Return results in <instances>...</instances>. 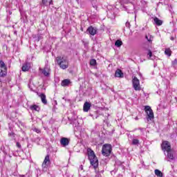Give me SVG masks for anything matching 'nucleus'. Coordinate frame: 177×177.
Returning <instances> with one entry per match:
<instances>
[{"instance_id": "obj_38", "label": "nucleus", "mask_w": 177, "mask_h": 177, "mask_svg": "<svg viewBox=\"0 0 177 177\" xmlns=\"http://www.w3.org/2000/svg\"><path fill=\"white\" fill-rule=\"evenodd\" d=\"M135 120H136V121H138V120H139V118H138V116H136V117L135 118Z\"/></svg>"}, {"instance_id": "obj_22", "label": "nucleus", "mask_w": 177, "mask_h": 177, "mask_svg": "<svg viewBox=\"0 0 177 177\" xmlns=\"http://www.w3.org/2000/svg\"><path fill=\"white\" fill-rule=\"evenodd\" d=\"M155 175H156V176L158 177H162V172H161V171L158 170V169H155Z\"/></svg>"}, {"instance_id": "obj_12", "label": "nucleus", "mask_w": 177, "mask_h": 177, "mask_svg": "<svg viewBox=\"0 0 177 177\" xmlns=\"http://www.w3.org/2000/svg\"><path fill=\"white\" fill-rule=\"evenodd\" d=\"M91 109V103L86 102L83 106V110L85 113H88Z\"/></svg>"}, {"instance_id": "obj_42", "label": "nucleus", "mask_w": 177, "mask_h": 177, "mask_svg": "<svg viewBox=\"0 0 177 177\" xmlns=\"http://www.w3.org/2000/svg\"><path fill=\"white\" fill-rule=\"evenodd\" d=\"M111 174H113V173H114L115 171H111Z\"/></svg>"}, {"instance_id": "obj_25", "label": "nucleus", "mask_w": 177, "mask_h": 177, "mask_svg": "<svg viewBox=\"0 0 177 177\" xmlns=\"http://www.w3.org/2000/svg\"><path fill=\"white\" fill-rule=\"evenodd\" d=\"M165 55H167V56H171V49L170 48H166L165 50Z\"/></svg>"}, {"instance_id": "obj_28", "label": "nucleus", "mask_w": 177, "mask_h": 177, "mask_svg": "<svg viewBox=\"0 0 177 177\" xmlns=\"http://www.w3.org/2000/svg\"><path fill=\"white\" fill-rule=\"evenodd\" d=\"M147 55H148V56H149L150 59H153V58H151V57H153V53L151 52V50H148V54Z\"/></svg>"}, {"instance_id": "obj_6", "label": "nucleus", "mask_w": 177, "mask_h": 177, "mask_svg": "<svg viewBox=\"0 0 177 177\" xmlns=\"http://www.w3.org/2000/svg\"><path fill=\"white\" fill-rule=\"evenodd\" d=\"M132 84L135 91H140V81L139 80V79H138V77H134V78H133Z\"/></svg>"}, {"instance_id": "obj_27", "label": "nucleus", "mask_w": 177, "mask_h": 177, "mask_svg": "<svg viewBox=\"0 0 177 177\" xmlns=\"http://www.w3.org/2000/svg\"><path fill=\"white\" fill-rule=\"evenodd\" d=\"M91 66H96V59H92L90 61Z\"/></svg>"}, {"instance_id": "obj_40", "label": "nucleus", "mask_w": 177, "mask_h": 177, "mask_svg": "<svg viewBox=\"0 0 177 177\" xmlns=\"http://www.w3.org/2000/svg\"><path fill=\"white\" fill-rule=\"evenodd\" d=\"M174 37H171V40L174 41Z\"/></svg>"}, {"instance_id": "obj_2", "label": "nucleus", "mask_w": 177, "mask_h": 177, "mask_svg": "<svg viewBox=\"0 0 177 177\" xmlns=\"http://www.w3.org/2000/svg\"><path fill=\"white\" fill-rule=\"evenodd\" d=\"M56 62L58 66H59L60 68L62 70L68 68V59L67 57L64 56H58L56 58Z\"/></svg>"}, {"instance_id": "obj_15", "label": "nucleus", "mask_w": 177, "mask_h": 177, "mask_svg": "<svg viewBox=\"0 0 177 177\" xmlns=\"http://www.w3.org/2000/svg\"><path fill=\"white\" fill-rule=\"evenodd\" d=\"M39 97H41V100L43 104H48V100H46V95L44 93L40 94Z\"/></svg>"}, {"instance_id": "obj_17", "label": "nucleus", "mask_w": 177, "mask_h": 177, "mask_svg": "<svg viewBox=\"0 0 177 177\" xmlns=\"http://www.w3.org/2000/svg\"><path fill=\"white\" fill-rule=\"evenodd\" d=\"M153 21L156 26H162V21H161V19H158L157 17L153 18Z\"/></svg>"}, {"instance_id": "obj_18", "label": "nucleus", "mask_w": 177, "mask_h": 177, "mask_svg": "<svg viewBox=\"0 0 177 177\" xmlns=\"http://www.w3.org/2000/svg\"><path fill=\"white\" fill-rule=\"evenodd\" d=\"M167 158H169V160H174V153H172V149L170 151H167Z\"/></svg>"}, {"instance_id": "obj_33", "label": "nucleus", "mask_w": 177, "mask_h": 177, "mask_svg": "<svg viewBox=\"0 0 177 177\" xmlns=\"http://www.w3.org/2000/svg\"><path fill=\"white\" fill-rule=\"evenodd\" d=\"M118 165H120L121 168H122L124 169V166L122 165V163H121V162H118Z\"/></svg>"}, {"instance_id": "obj_21", "label": "nucleus", "mask_w": 177, "mask_h": 177, "mask_svg": "<svg viewBox=\"0 0 177 177\" xmlns=\"http://www.w3.org/2000/svg\"><path fill=\"white\" fill-rule=\"evenodd\" d=\"M52 0H42V6H46V5L49 4L51 5Z\"/></svg>"}, {"instance_id": "obj_5", "label": "nucleus", "mask_w": 177, "mask_h": 177, "mask_svg": "<svg viewBox=\"0 0 177 177\" xmlns=\"http://www.w3.org/2000/svg\"><path fill=\"white\" fill-rule=\"evenodd\" d=\"M8 74V68L3 61L0 60V77H6Z\"/></svg>"}, {"instance_id": "obj_14", "label": "nucleus", "mask_w": 177, "mask_h": 177, "mask_svg": "<svg viewBox=\"0 0 177 177\" xmlns=\"http://www.w3.org/2000/svg\"><path fill=\"white\" fill-rule=\"evenodd\" d=\"M115 77H117L118 78H122L124 77V73L121 70L118 69L115 73Z\"/></svg>"}, {"instance_id": "obj_37", "label": "nucleus", "mask_w": 177, "mask_h": 177, "mask_svg": "<svg viewBox=\"0 0 177 177\" xmlns=\"http://www.w3.org/2000/svg\"><path fill=\"white\" fill-rule=\"evenodd\" d=\"M91 2V3H93V2H95L96 0H89Z\"/></svg>"}, {"instance_id": "obj_34", "label": "nucleus", "mask_w": 177, "mask_h": 177, "mask_svg": "<svg viewBox=\"0 0 177 177\" xmlns=\"http://www.w3.org/2000/svg\"><path fill=\"white\" fill-rule=\"evenodd\" d=\"M8 129L10 132H13V128L12 127L9 126Z\"/></svg>"}, {"instance_id": "obj_10", "label": "nucleus", "mask_w": 177, "mask_h": 177, "mask_svg": "<svg viewBox=\"0 0 177 177\" xmlns=\"http://www.w3.org/2000/svg\"><path fill=\"white\" fill-rule=\"evenodd\" d=\"M70 143V140L67 138H62L60 140V144L63 147H66V146H68V144Z\"/></svg>"}, {"instance_id": "obj_13", "label": "nucleus", "mask_w": 177, "mask_h": 177, "mask_svg": "<svg viewBox=\"0 0 177 177\" xmlns=\"http://www.w3.org/2000/svg\"><path fill=\"white\" fill-rule=\"evenodd\" d=\"M30 67H31V65L30 64V63L26 62L22 66V71H28Z\"/></svg>"}, {"instance_id": "obj_9", "label": "nucleus", "mask_w": 177, "mask_h": 177, "mask_svg": "<svg viewBox=\"0 0 177 177\" xmlns=\"http://www.w3.org/2000/svg\"><path fill=\"white\" fill-rule=\"evenodd\" d=\"M41 71L42 74L45 76V77H49L50 74V68L49 67V66L46 65L44 68V69H40Z\"/></svg>"}, {"instance_id": "obj_43", "label": "nucleus", "mask_w": 177, "mask_h": 177, "mask_svg": "<svg viewBox=\"0 0 177 177\" xmlns=\"http://www.w3.org/2000/svg\"><path fill=\"white\" fill-rule=\"evenodd\" d=\"M133 9H135V8H134V7H133Z\"/></svg>"}, {"instance_id": "obj_41", "label": "nucleus", "mask_w": 177, "mask_h": 177, "mask_svg": "<svg viewBox=\"0 0 177 177\" xmlns=\"http://www.w3.org/2000/svg\"><path fill=\"white\" fill-rule=\"evenodd\" d=\"M128 13H132V12H131V11H128Z\"/></svg>"}, {"instance_id": "obj_19", "label": "nucleus", "mask_w": 177, "mask_h": 177, "mask_svg": "<svg viewBox=\"0 0 177 177\" xmlns=\"http://www.w3.org/2000/svg\"><path fill=\"white\" fill-rule=\"evenodd\" d=\"M146 39L148 41V42H153V36L151 35L148 34L145 35Z\"/></svg>"}, {"instance_id": "obj_20", "label": "nucleus", "mask_w": 177, "mask_h": 177, "mask_svg": "<svg viewBox=\"0 0 177 177\" xmlns=\"http://www.w3.org/2000/svg\"><path fill=\"white\" fill-rule=\"evenodd\" d=\"M115 46H117V48H120V46H122V41L118 39L115 42Z\"/></svg>"}, {"instance_id": "obj_39", "label": "nucleus", "mask_w": 177, "mask_h": 177, "mask_svg": "<svg viewBox=\"0 0 177 177\" xmlns=\"http://www.w3.org/2000/svg\"><path fill=\"white\" fill-rule=\"evenodd\" d=\"M19 177H26V175H19Z\"/></svg>"}, {"instance_id": "obj_24", "label": "nucleus", "mask_w": 177, "mask_h": 177, "mask_svg": "<svg viewBox=\"0 0 177 177\" xmlns=\"http://www.w3.org/2000/svg\"><path fill=\"white\" fill-rule=\"evenodd\" d=\"M91 117H93V120H96L99 117L97 112H95L94 114L90 113Z\"/></svg>"}, {"instance_id": "obj_30", "label": "nucleus", "mask_w": 177, "mask_h": 177, "mask_svg": "<svg viewBox=\"0 0 177 177\" xmlns=\"http://www.w3.org/2000/svg\"><path fill=\"white\" fill-rule=\"evenodd\" d=\"M172 66L174 67H176L177 66V59H174L173 62H172Z\"/></svg>"}, {"instance_id": "obj_8", "label": "nucleus", "mask_w": 177, "mask_h": 177, "mask_svg": "<svg viewBox=\"0 0 177 177\" xmlns=\"http://www.w3.org/2000/svg\"><path fill=\"white\" fill-rule=\"evenodd\" d=\"M49 165H50V158L49 155H46L42 163V168L44 169H46V168H48Z\"/></svg>"}, {"instance_id": "obj_36", "label": "nucleus", "mask_w": 177, "mask_h": 177, "mask_svg": "<svg viewBox=\"0 0 177 177\" xmlns=\"http://www.w3.org/2000/svg\"><path fill=\"white\" fill-rule=\"evenodd\" d=\"M80 171H84V166L80 165Z\"/></svg>"}, {"instance_id": "obj_35", "label": "nucleus", "mask_w": 177, "mask_h": 177, "mask_svg": "<svg viewBox=\"0 0 177 177\" xmlns=\"http://www.w3.org/2000/svg\"><path fill=\"white\" fill-rule=\"evenodd\" d=\"M83 44H84V45L85 48H86V46H88V42H86V41H83Z\"/></svg>"}, {"instance_id": "obj_32", "label": "nucleus", "mask_w": 177, "mask_h": 177, "mask_svg": "<svg viewBox=\"0 0 177 177\" xmlns=\"http://www.w3.org/2000/svg\"><path fill=\"white\" fill-rule=\"evenodd\" d=\"M34 131H35V132H36L37 133H41V130H39V129H35Z\"/></svg>"}, {"instance_id": "obj_29", "label": "nucleus", "mask_w": 177, "mask_h": 177, "mask_svg": "<svg viewBox=\"0 0 177 177\" xmlns=\"http://www.w3.org/2000/svg\"><path fill=\"white\" fill-rule=\"evenodd\" d=\"M132 145H139V140H138V139H133Z\"/></svg>"}, {"instance_id": "obj_7", "label": "nucleus", "mask_w": 177, "mask_h": 177, "mask_svg": "<svg viewBox=\"0 0 177 177\" xmlns=\"http://www.w3.org/2000/svg\"><path fill=\"white\" fill-rule=\"evenodd\" d=\"M161 148L163 151H169L170 150H172L171 149V143H169L168 141L162 142Z\"/></svg>"}, {"instance_id": "obj_11", "label": "nucleus", "mask_w": 177, "mask_h": 177, "mask_svg": "<svg viewBox=\"0 0 177 177\" xmlns=\"http://www.w3.org/2000/svg\"><path fill=\"white\" fill-rule=\"evenodd\" d=\"M87 32L90 34V35H95L97 30L93 26H89L87 29Z\"/></svg>"}, {"instance_id": "obj_26", "label": "nucleus", "mask_w": 177, "mask_h": 177, "mask_svg": "<svg viewBox=\"0 0 177 177\" xmlns=\"http://www.w3.org/2000/svg\"><path fill=\"white\" fill-rule=\"evenodd\" d=\"M8 136H9V138H11L12 139H15V132L9 131Z\"/></svg>"}, {"instance_id": "obj_31", "label": "nucleus", "mask_w": 177, "mask_h": 177, "mask_svg": "<svg viewBox=\"0 0 177 177\" xmlns=\"http://www.w3.org/2000/svg\"><path fill=\"white\" fill-rule=\"evenodd\" d=\"M16 146L18 147V149H21V145H20V142H17Z\"/></svg>"}, {"instance_id": "obj_3", "label": "nucleus", "mask_w": 177, "mask_h": 177, "mask_svg": "<svg viewBox=\"0 0 177 177\" xmlns=\"http://www.w3.org/2000/svg\"><path fill=\"white\" fill-rule=\"evenodd\" d=\"M111 153V145L105 144L102 146V154L105 157H109Z\"/></svg>"}, {"instance_id": "obj_16", "label": "nucleus", "mask_w": 177, "mask_h": 177, "mask_svg": "<svg viewBox=\"0 0 177 177\" xmlns=\"http://www.w3.org/2000/svg\"><path fill=\"white\" fill-rule=\"evenodd\" d=\"M70 84H71V81H70L68 79H65L61 82L62 86H68Z\"/></svg>"}, {"instance_id": "obj_4", "label": "nucleus", "mask_w": 177, "mask_h": 177, "mask_svg": "<svg viewBox=\"0 0 177 177\" xmlns=\"http://www.w3.org/2000/svg\"><path fill=\"white\" fill-rule=\"evenodd\" d=\"M145 110L147 115V120L149 121V120L150 121H153V120H154V113H153V109L149 106H145Z\"/></svg>"}, {"instance_id": "obj_1", "label": "nucleus", "mask_w": 177, "mask_h": 177, "mask_svg": "<svg viewBox=\"0 0 177 177\" xmlns=\"http://www.w3.org/2000/svg\"><path fill=\"white\" fill-rule=\"evenodd\" d=\"M87 151L88 160H90L92 167L96 169V168L99 167V160H97V158L96 157V155H95V152L92 150V149L88 148Z\"/></svg>"}, {"instance_id": "obj_23", "label": "nucleus", "mask_w": 177, "mask_h": 177, "mask_svg": "<svg viewBox=\"0 0 177 177\" xmlns=\"http://www.w3.org/2000/svg\"><path fill=\"white\" fill-rule=\"evenodd\" d=\"M31 110H35V111H39V106L37 105H33L30 106Z\"/></svg>"}]
</instances>
